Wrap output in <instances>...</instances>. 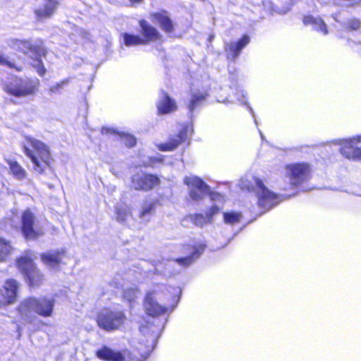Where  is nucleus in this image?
Segmentation results:
<instances>
[{"label":"nucleus","instance_id":"nucleus-9","mask_svg":"<svg viewBox=\"0 0 361 361\" xmlns=\"http://www.w3.org/2000/svg\"><path fill=\"white\" fill-rule=\"evenodd\" d=\"M205 248V245L202 243H200L198 245H194L191 247V253L190 255L179 258L173 260H169L167 264H166L165 271H164V274H173L178 271L171 270V268H173L175 265H178L180 267H188L192 263H193L203 252Z\"/></svg>","mask_w":361,"mask_h":361},{"label":"nucleus","instance_id":"nucleus-25","mask_svg":"<svg viewBox=\"0 0 361 361\" xmlns=\"http://www.w3.org/2000/svg\"><path fill=\"white\" fill-rule=\"evenodd\" d=\"M186 130H183L176 137L171 138L166 143L160 144L158 148L161 151H172L176 149L179 144L186 140Z\"/></svg>","mask_w":361,"mask_h":361},{"label":"nucleus","instance_id":"nucleus-33","mask_svg":"<svg viewBox=\"0 0 361 361\" xmlns=\"http://www.w3.org/2000/svg\"><path fill=\"white\" fill-rule=\"evenodd\" d=\"M123 40L124 43L126 46H135L139 44H144V39L138 36V35H130L128 33H125L123 35Z\"/></svg>","mask_w":361,"mask_h":361},{"label":"nucleus","instance_id":"nucleus-27","mask_svg":"<svg viewBox=\"0 0 361 361\" xmlns=\"http://www.w3.org/2000/svg\"><path fill=\"white\" fill-rule=\"evenodd\" d=\"M211 199L215 202V204L212 206L207 212V219H211L214 215L217 214L224 203V197L219 193H212Z\"/></svg>","mask_w":361,"mask_h":361},{"label":"nucleus","instance_id":"nucleus-11","mask_svg":"<svg viewBox=\"0 0 361 361\" xmlns=\"http://www.w3.org/2000/svg\"><path fill=\"white\" fill-rule=\"evenodd\" d=\"M336 142L341 146L340 152L345 158L353 161L361 160V147H357V144L361 142V135Z\"/></svg>","mask_w":361,"mask_h":361},{"label":"nucleus","instance_id":"nucleus-49","mask_svg":"<svg viewBox=\"0 0 361 361\" xmlns=\"http://www.w3.org/2000/svg\"><path fill=\"white\" fill-rule=\"evenodd\" d=\"M18 334L20 335V329H18Z\"/></svg>","mask_w":361,"mask_h":361},{"label":"nucleus","instance_id":"nucleus-14","mask_svg":"<svg viewBox=\"0 0 361 361\" xmlns=\"http://www.w3.org/2000/svg\"><path fill=\"white\" fill-rule=\"evenodd\" d=\"M18 287L16 280L11 279L6 281L3 288L0 289V307L16 302Z\"/></svg>","mask_w":361,"mask_h":361},{"label":"nucleus","instance_id":"nucleus-4","mask_svg":"<svg viewBox=\"0 0 361 361\" xmlns=\"http://www.w3.org/2000/svg\"><path fill=\"white\" fill-rule=\"evenodd\" d=\"M166 290L165 286L157 284L147 292L143 305L149 315L155 317L166 312V307L164 302L166 299V294L164 293Z\"/></svg>","mask_w":361,"mask_h":361},{"label":"nucleus","instance_id":"nucleus-36","mask_svg":"<svg viewBox=\"0 0 361 361\" xmlns=\"http://www.w3.org/2000/svg\"><path fill=\"white\" fill-rule=\"evenodd\" d=\"M121 141L128 147H132L135 145L136 140L134 136L129 134H123L121 135Z\"/></svg>","mask_w":361,"mask_h":361},{"label":"nucleus","instance_id":"nucleus-43","mask_svg":"<svg viewBox=\"0 0 361 361\" xmlns=\"http://www.w3.org/2000/svg\"><path fill=\"white\" fill-rule=\"evenodd\" d=\"M5 169V166L0 163V173H1Z\"/></svg>","mask_w":361,"mask_h":361},{"label":"nucleus","instance_id":"nucleus-28","mask_svg":"<svg viewBox=\"0 0 361 361\" xmlns=\"http://www.w3.org/2000/svg\"><path fill=\"white\" fill-rule=\"evenodd\" d=\"M157 202L154 200L145 201L140 212L139 217L144 221H148L156 208Z\"/></svg>","mask_w":361,"mask_h":361},{"label":"nucleus","instance_id":"nucleus-31","mask_svg":"<svg viewBox=\"0 0 361 361\" xmlns=\"http://www.w3.org/2000/svg\"><path fill=\"white\" fill-rule=\"evenodd\" d=\"M11 249L10 242L4 238H0V262L6 260L11 254Z\"/></svg>","mask_w":361,"mask_h":361},{"label":"nucleus","instance_id":"nucleus-32","mask_svg":"<svg viewBox=\"0 0 361 361\" xmlns=\"http://www.w3.org/2000/svg\"><path fill=\"white\" fill-rule=\"evenodd\" d=\"M206 97V94L203 92H192L191 99L190 101L189 109L192 111L198 106Z\"/></svg>","mask_w":361,"mask_h":361},{"label":"nucleus","instance_id":"nucleus-23","mask_svg":"<svg viewBox=\"0 0 361 361\" xmlns=\"http://www.w3.org/2000/svg\"><path fill=\"white\" fill-rule=\"evenodd\" d=\"M177 108L176 102L162 92L157 103V109L160 114H169L175 111Z\"/></svg>","mask_w":361,"mask_h":361},{"label":"nucleus","instance_id":"nucleus-5","mask_svg":"<svg viewBox=\"0 0 361 361\" xmlns=\"http://www.w3.org/2000/svg\"><path fill=\"white\" fill-rule=\"evenodd\" d=\"M35 257L31 252L26 253L17 261L18 269L26 278L30 286L37 287L42 284L44 276L33 262Z\"/></svg>","mask_w":361,"mask_h":361},{"label":"nucleus","instance_id":"nucleus-24","mask_svg":"<svg viewBox=\"0 0 361 361\" xmlns=\"http://www.w3.org/2000/svg\"><path fill=\"white\" fill-rule=\"evenodd\" d=\"M303 23L305 25H311L314 30L326 35L328 34L326 25L320 17L307 16L303 18Z\"/></svg>","mask_w":361,"mask_h":361},{"label":"nucleus","instance_id":"nucleus-29","mask_svg":"<svg viewBox=\"0 0 361 361\" xmlns=\"http://www.w3.org/2000/svg\"><path fill=\"white\" fill-rule=\"evenodd\" d=\"M243 219V214L238 211H228L223 213V221L227 225L234 226Z\"/></svg>","mask_w":361,"mask_h":361},{"label":"nucleus","instance_id":"nucleus-44","mask_svg":"<svg viewBox=\"0 0 361 361\" xmlns=\"http://www.w3.org/2000/svg\"><path fill=\"white\" fill-rule=\"evenodd\" d=\"M131 2H140L141 0H130Z\"/></svg>","mask_w":361,"mask_h":361},{"label":"nucleus","instance_id":"nucleus-18","mask_svg":"<svg viewBox=\"0 0 361 361\" xmlns=\"http://www.w3.org/2000/svg\"><path fill=\"white\" fill-rule=\"evenodd\" d=\"M18 51L28 55L30 57L35 56L37 62L35 66H39L37 69L38 73L40 75H43L45 73V69L41 66V61L39 59V47L33 45L30 40L23 39L22 44Z\"/></svg>","mask_w":361,"mask_h":361},{"label":"nucleus","instance_id":"nucleus-13","mask_svg":"<svg viewBox=\"0 0 361 361\" xmlns=\"http://www.w3.org/2000/svg\"><path fill=\"white\" fill-rule=\"evenodd\" d=\"M160 183L159 178L152 174L138 172L132 176L131 186L136 190H149Z\"/></svg>","mask_w":361,"mask_h":361},{"label":"nucleus","instance_id":"nucleus-47","mask_svg":"<svg viewBox=\"0 0 361 361\" xmlns=\"http://www.w3.org/2000/svg\"><path fill=\"white\" fill-rule=\"evenodd\" d=\"M249 109H250V110L251 113L253 114L252 109H251L250 107H249Z\"/></svg>","mask_w":361,"mask_h":361},{"label":"nucleus","instance_id":"nucleus-15","mask_svg":"<svg viewBox=\"0 0 361 361\" xmlns=\"http://www.w3.org/2000/svg\"><path fill=\"white\" fill-rule=\"evenodd\" d=\"M149 327L147 326H142L140 327V331L142 334H147L146 342L144 343V340L140 339L141 341L139 343L138 346L137 347L138 352L140 353V357L142 360H145L150 354V353L154 348L157 340V333L154 331L148 333Z\"/></svg>","mask_w":361,"mask_h":361},{"label":"nucleus","instance_id":"nucleus-6","mask_svg":"<svg viewBox=\"0 0 361 361\" xmlns=\"http://www.w3.org/2000/svg\"><path fill=\"white\" fill-rule=\"evenodd\" d=\"M3 89L9 94L21 97L34 94L37 89V82L30 79L11 78L3 84Z\"/></svg>","mask_w":361,"mask_h":361},{"label":"nucleus","instance_id":"nucleus-48","mask_svg":"<svg viewBox=\"0 0 361 361\" xmlns=\"http://www.w3.org/2000/svg\"><path fill=\"white\" fill-rule=\"evenodd\" d=\"M132 361H141L140 360H133Z\"/></svg>","mask_w":361,"mask_h":361},{"label":"nucleus","instance_id":"nucleus-22","mask_svg":"<svg viewBox=\"0 0 361 361\" xmlns=\"http://www.w3.org/2000/svg\"><path fill=\"white\" fill-rule=\"evenodd\" d=\"M151 20L154 23L159 25L167 33H171L173 31V23L166 12L151 14Z\"/></svg>","mask_w":361,"mask_h":361},{"label":"nucleus","instance_id":"nucleus-45","mask_svg":"<svg viewBox=\"0 0 361 361\" xmlns=\"http://www.w3.org/2000/svg\"><path fill=\"white\" fill-rule=\"evenodd\" d=\"M333 18H334V20H335L336 21H338L336 16L334 15V16H333Z\"/></svg>","mask_w":361,"mask_h":361},{"label":"nucleus","instance_id":"nucleus-37","mask_svg":"<svg viewBox=\"0 0 361 361\" xmlns=\"http://www.w3.org/2000/svg\"><path fill=\"white\" fill-rule=\"evenodd\" d=\"M22 40L16 38H10L7 40V44L10 48L18 51L22 44Z\"/></svg>","mask_w":361,"mask_h":361},{"label":"nucleus","instance_id":"nucleus-35","mask_svg":"<svg viewBox=\"0 0 361 361\" xmlns=\"http://www.w3.org/2000/svg\"><path fill=\"white\" fill-rule=\"evenodd\" d=\"M68 82V80H63L59 82H57V83L51 85L49 88V92L50 94H61L62 90L63 89V87L66 85H67Z\"/></svg>","mask_w":361,"mask_h":361},{"label":"nucleus","instance_id":"nucleus-1","mask_svg":"<svg viewBox=\"0 0 361 361\" xmlns=\"http://www.w3.org/2000/svg\"><path fill=\"white\" fill-rule=\"evenodd\" d=\"M54 303V300L51 298H25L18 308L20 319L27 323H32L37 318L36 314L44 317H51Z\"/></svg>","mask_w":361,"mask_h":361},{"label":"nucleus","instance_id":"nucleus-16","mask_svg":"<svg viewBox=\"0 0 361 361\" xmlns=\"http://www.w3.org/2000/svg\"><path fill=\"white\" fill-rule=\"evenodd\" d=\"M97 356L106 361H132L133 360H141V358L133 357L130 355H123L120 352L115 351L106 346H104L96 353Z\"/></svg>","mask_w":361,"mask_h":361},{"label":"nucleus","instance_id":"nucleus-17","mask_svg":"<svg viewBox=\"0 0 361 361\" xmlns=\"http://www.w3.org/2000/svg\"><path fill=\"white\" fill-rule=\"evenodd\" d=\"M140 25L141 27V33L142 36V38L144 39L145 44L151 42H162L161 35L157 31V29L149 25L146 20H140Z\"/></svg>","mask_w":361,"mask_h":361},{"label":"nucleus","instance_id":"nucleus-40","mask_svg":"<svg viewBox=\"0 0 361 361\" xmlns=\"http://www.w3.org/2000/svg\"><path fill=\"white\" fill-rule=\"evenodd\" d=\"M348 27L351 30H357L360 27V21L357 19H352L348 22Z\"/></svg>","mask_w":361,"mask_h":361},{"label":"nucleus","instance_id":"nucleus-19","mask_svg":"<svg viewBox=\"0 0 361 361\" xmlns=\"http://www.w3.org/2000/svg\"><path fill=\"white\" fill-rule=\"evenodd\" d=\"M60 0H44L42 6L35 10V14L38 20L51 18L55 13Z\"/></svg>","mask_w":361,"mask_h":361},{"label":"nucleus","instance_id":"nucleus-7","mask_svg":"<svg viewBox=\"0 0 361 361\" xmlns=\"http://www.w3.org/2000/svg\"><path fill=\"white\" fill-rule=\"evenodd\" d=\"M126 319L125 313L121 310H102L97 316L98 326L106 331L118 329Z\"/></svg>","mask_w":361,"mask_h":361},{"label":"nucleus","instance_id":"nucleus-42","mask_svg":"<svg viewBox=\"0 0 361 361\" xmlns=\"http://www.w3.org/2000/svg\"><path fill=\"white\" fill-rule=\"evenodd\" d=\"M162 161V156L159 155L157 157H152L151 159V164L154 166L156 162H161Z\"/></svg>","mask_w":361,"mask_h":361},{"label":"nucleus","instance_id":"nucleus-12","mask_svg":"<svg viewBox=\"0 0 361 361\" xmlns=\"http://www.w3.org/2000/svg\"><path fill=\"white\" fill-rule=\"evenodd\" d=\"M184 183L189 188L190 197L195 201H199L209 192V186L200 178L195 176H187Z\"/></svg>","mask_w":361,"mask_h":361},{"label":"nucleus","instance_id":"nucleus-3","mask_svg":"<svg viewBox=\"0 0 361 361\" xmlns=\"http://www.w3.org/2000/svg\"><path fill=\"white\" fill-rule=\"evenodd\" d=\"M24 152L30 159L36 172L42 173L49 166L51 157L49 149L40 140L34 137H26Z\"/></svg>","mask_w":361,"mask_h":361},{"label":"nucleus","instance_id":"nucleus-8","mask_svg":"<svg viewBox=\"0 0 361 361\" xmlns=\"http://www.w3.org/2000/svg\"><path fill=\"white\" fill-rule=\"evenodd\" d=\"M310 173L308 164L304 163L292 164L285 167V176L293 185H299L306 181Z\"/></svg>","mask_w":361,"mask_h":361},{"label":"nucleus","instance_id":"nucleus-41","mask_svg":"<svg viewBox=\"0 0 361 361\" xmlns=\"http://www.w3.org/2000/svg\"><path fill=\"white\" fill-rule=\"evenodd\" d=\"M236 99L238 101H239L240 102H242V103H244L245 101H244V99H245V94H244V92L243 90H238L236 91Z\"/></svg>","mask_w":361,"mask_h":361},{"label":"nucleus","instance_id":"nucleus-39","mask_svg":"<svg viewBox=\"0 0 361 361\" xmlns=\"http://www.w3.org/2000/svg\"><path fill=\"white\" fill-rule=\"evenodd\" d=\"M190 219L198 226H202L207 221L206 218L201 214H194L190 216Z\"/></svg>","mask_w":361,"mask_h":361},{"label":"nucleus","instance_id":"nucleus-10","mask_svg":"<svg viewBox=\"0 0 361 361\" xmlns=\"http://www.w3.org/2000/svg\"><path fill=\"white\" fill-rule=\"evenodd\" d=\"M21 231L25 238L32 240L43 234V231L37 226L34 214L25 210L21 216Z\"/></svg>","mask_w":361,"mask_h":361},{"label":"nucleus","instance_id":"nucleus-30","mask_svg":"<svg viewBox=\"0 0 361 361\" xmlns=\"http://www.w3.org/2000/svg\"><path fill=\"white\" fill-rule=\"evenodd\" d=\"M116 220L119 222H124L130 214L129 207L124 204H118L116 207Z\"/></svg>","mask_w":361,"mask_h":361},{"label":"nucleus","instance_id":"nucleus-46","mask_svg":"<svg viewBox=\"0 0 361 361\" xmlns=\"http://www.w3.org/2000/svg\"><path fill=\"white\" fill-rule=\"evenodd\" d=\"M259 133H260V135H261L262 139H264V136H263L262 132H259Z\"/></svg>","mask_w":361,"mask_h":361},{"label":"nucleus","instance_id":"nucleus-38","mask_svg":"<svg viewBox=\"0 0 361 361\" xmlns=\"http://www.w3.org/2000/svg\"><path fill=\"white\" fill-rule=\"evenodd\" d=\"M0 66H6L11 68H15L14 63L9 61L8 57L0 51Z\"/></svg>","mask_w":361,"mask_h":361},{"label":"nucleus","instance_id":"nucleus-2","mask_svg":"<svg viewBox=\"0 0 361 361\" xmlns=\"http://www.w3.org/2000/svg\"><path fill=\"white\" fill-rule=\"evenodd\" d=\"M242 189L254 190L258 197V204L266 211L269 210L281 201V197L266 188L262 181L257 177L249 176L243 178L240 183Z\"/></svg>","mask_w":361,"mask_h":361},{"label":"nucleus","instance_id":"nucleus-20","mask_svg":"<svg viewBox=\"0 0 361 361\" xmlns=\"http://www.w3.org/2000/svg\"><path fill=\"white\" fill-rule=\"evenodd\" d=\"M250 42V37L244 35L240 39L236 42L226 43L225 45V51L229 59L235 60L241 50Z\"/></svg>","mask_w":361,"mask_h":361},{"label":"nucleus","instance_id":"nucleus-34","mask_svg":"<svg viewBox=\"0 0 361 361\" xmlns=\"http://www.w3.org/2000/svg\"><path fill=\"white\" fill-rule=\"evenodd\" d=\"M138 293L139 290L136 286H126L123 290V298L130 303H132L137 298Z\"/></svg>","mask_w":361,"mask_h":361},{"label":"nucleus","instance_id":"nucleus-21","mask_svg":"<svg viewBox=\"0 0 361 361\" xmlns=\"http://www.w3.org/2000/svg\"><path fill=\"white\" fill-rule=\"evenodd\" d=\"M63 252H47L41 255L44 264L51 271L58 270L62 261Z\"/></svg>","mask_w":361,"mask_h":361},{"label":"nucleus","instance_id":"nucleus-26","mask_svg":"<svg viewBox=\"0 0 361 361\" xmlns=\"http://www.w3.org/2000/svg\"><path fill=\"white\" fill-rule=\"evenodd\" d=\"M6 162L8 164L10 172L14 178L18 180L26 179L27 171L16 161L6 159Z\"/></svg>","mask_w":361,"mask_h":361}]
</instances>
